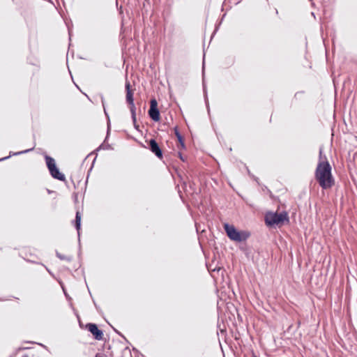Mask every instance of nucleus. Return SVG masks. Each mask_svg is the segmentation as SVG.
<instances>
[{
  "label": "nucleus",
  "mask_w": 357,
  "mask_h": 357,
  "mask_svg": "<svg viewBox=\"0 0 357 357\" xmlns=\"http://www.w3.org/2000/svg\"><path fill=\"white\" fill-rule=\"evenodd\" d=\"M150 105L149 115L154 121H158L160 120V112L158 109L157 100L155 99H151Z\"/></svg>",
  "instance_id": "39448f33"
},
{
  "label": "nucleus",
  "mask_w": 357,
  "mask_h": 357,
  "mask_svg": "<svg viewBox=\"0 0 357 357\" xmlns=\"http://www.w3.org/2000/svg\"><path fill=\"white\" fill-rule=\"evenodd\" d=\"M174 133H175V135L176 136V137L178 139V141L180 143L181 146L183 149H184L185 148V144H184V141H183V137L180 134V132H179V131H178V128L176 127L174 128Z\"/></svg>",
  "instance_id": "f8f14e48"
},
{
  "label": "nucleus",
  "mask_w": 357,
  "mask_h": 357,
  "mask_svg": "<svg viewBox=\"0 0 357 357\" xmlns=\"http://www.w3.org/2000/svg\"><path fill=\"white\" fill-rule=\"evenodd\" d=\"M88 330L94 335L95 338L100 340L103 337L102 331L99 330L97 325L95 324H89L86 325Z\"/></svg>",
  "instance_id": "423d86ee"
},
{
  "label": "nucleus",
  "mask_w": 357,
  "mask_h": 357,
  "mask_svg": "<svg viewBox=\"0 0 357 357\" xmlns=\"http://www.w3.org/2000/svg\"><path fill=\"white\" fill-rule=\"evenodd\" d=\"M178 154H179V157H180V158H181L183 161H184L185 160H184V158H183V156H182L181 153H179Z\"/></svg>",
  "instance_id": "dca6fc26"
},
{
  "label": "nucleus",
  "mask_w": 357,
  "mask_h": 357,
  "mask_svg": "<svg viewBox=\"0 0 357 357\" xmlns=\"http://www.w3.org/2000/svg\"><path fill=\"white\" fill-rule=\"evenodd\" d=\"M253 357H257V356L255 355H254Z\"/></svg>",
  "instance_id": "6ab92c4d"
},
{
  "label": "nucleus",
  "mask_w": 357,
  "mask_h": 357,
  "mask_svg": "<svg viewBox=\"0 0 357 357\" xmlns=\"http://www.w3.org/2000/svg\"><path fill=\"white\" fill-rule=\"evenodd\" d=\"M319 161H327L326 157L324 156V158H323L322 155V149H319Z\"/></svg>",
  "instance_id": "4468645a"
},
{
  "label": "nucleus",
  "mask_w": 357,
  "mask_h": 357,
  "mask_svg": "<svg viewBox=\"0 0 357 357\" xmlns=\"http://www.w3.org/2000/svg\"><path fill=\"white\" fill-rule=\"evenodd\" d=\"M23 357H28L27 356H24Z\"/></svg>",
  "instance_id": "a211bd4d"
},
{
  "label": "nucleus",
  "mask_w": 357,
  "mask_h": 357,
  "mask_svg": "<svg viewBox=\"0 0 357 357\" xmlns=\"http://www.w3.org/2000/svg\"><path fill=\"white\" fill-rule=\"evenodd\" d=\"M56 256H57L59 259H62V260H66H66H69V259H68V258H67V257H65V256L61 255V254H59V252H56Z\"/></svg>",
  "instance_id": "2eb2a0df"
},
{
  "label": "nucleus",
  "mask_w": 357,
  "mask_h": 357,
  "mask_svg": "<svg viewBox=\"0 0 357 357\" xmlns=\"http://www.w3.org/2000/svg\"><path fill=\"white\" fill-rule=\"evenodd\" d=\"M50 173L51 176L56 178L59 181H64L65 180V176L62 173H61L59 170V169L56 167V165L54 167H52L49 169Z\"/></svg>",
  "instance_id": "6e6552de"
},
{
  "label": "nucleus",
  "mask_w": 357,
  "mask_h": 357,
  "mask_svg": "<svg viewBox=\"0 0 357 357\" xmlns=\"http://www.w3.org/2000/svg\"><path fill=\"white\" fill-rule=\"evenodd\" d=\"M126 101L129 105L130 110L131 112L132 119L135 128H137L136 125V108L134 104L133 99V93L130 90V82H127L126 83Z\"/></svg>",
  "instance_id": "20e7f679"
},
{
  "label": "nucleus",
  "mask_w": 357,
  "mask_h": 357,
  "mask_svg": "<svg viewBox=\"0 0 357 357\" xmlns=\"http://www.w3.org/2000/svg\"><path fill=\"white\" fill-rule=\"evenodd\" d=\"M75 222V227L78 231V235H79V229H80V227H81V215L79 211H77L76 213Z\"/></svg>",
  "instance_id": "9b49d317"
},
{
  "label": "nucleus",
  "mask_w": 357,
  "mask_h": 357,
  "mask_svg": "<svg viewBox=\"0 0 357 357\" xmlns=\"http://www.w3.org/2000/svg\"><path fill=\"white\" fill-rule=\"evenodd\" d=\"M102 105H104V100H103V97H102Z\"/></svg>",
  "instance_id": "f3484780"
},
{
  "label": "nucleus",
  "mask_w": 357,
  "mask_h": 357,
  "mask_svg": "<svg viewBox=\"0 0 357 357\" xmlns=\"http://www.w3.org/2000/svg\"><path fill=\"white\" fill-rule=\"evenodd\" d=\"M50 173L51 176L56 178L59 181H64L65 180V176L62 173H61L59 170V169L56 167V165L54 167H52L49 169Z\"/></svg>",
  "instance_id": "1a4fd4ad"
},
{
  "label": "nucleus",
  "mask_w": 357,
  "mask_h": 357,
  "mask_svg": "<svg viewBox=\"0 0 357 357\" xmlns=\"http://www.w3.org/2000/svg\"><path fill=\"white\" fill-rule=\"evenodd\" d=\"M289 217L286 212L280 213L268 212L265 215V222L270 227H281L284 223L289 222Z\"/></svg>",
  "instance_id": "f03ea898"
},
{
  "label": "nucleus",
  "mask_w": 357,
  "mask_h": 357,
  "mask_svg": "<svg viewBox=\"0 0 357 357\" xmlns=\"http://www.w3.org/2000/svg\"><path fill=\"white\" fill-rule=\"evenodd\" d=\"M33 149H34V146H33L31 149H26V150H24V151H19V152H17V153H12V152H10L9 156L1 158L0 161L4 160H6V159L9 158L10 155H20V154L28 153V152L32 151Z\"/></svg>",
  "instance_id": "ddd939ff"
},
{
  "label": "nucleus",
  "mask_w": 357,
  "mask_h": 357,
  "mask_svg": "<svg viewBox=\"0 0 357 357\" xmlns=\"http://www.w3.org/2000/svg\"><path fill=\"white\" fill-rule=\"evenodd\" d=\"M315 178L323 189L331 188L334 184L331 167L328 161H319L315 169Z\"/></svg>",
  "instance_id": "f257e3e1"
},
{
  "label": "nucleus",
  "mask_w": 357,
  "mask_h": 357,
  "mask_svg": "<svg viewBox=\"0 0 357 357\" xmlns=\"http://www.w3.org/2000/svg\"><path fill=\"white\" fill-rule=\"evenodd\" d=\"M150 150L159 158L162 157V152L156 141L153 139L149 141Z\"/></svg>",
  "instance_id": "0eeeda50"
},
{
  "label": "nucleus",
  "mask_w": 357,
  "mask_h": 357,
  "mask_svg": "<svg viewBox=\"0 0 357 357\" xmlns=\"http://www.w3.org/2000/svg\"><path fill=\"white\" fill-rule=\"evenodd\" d=\"M45 158L48 169L56 166V162L54 158L49 155H45Z\"/></svg>",
  "instance_id": "9d476101"
},
{
  "label": "nucleus",
  "mask_w": 357,
  "mask_h": 357,
  "mask_svg": "<svg viewBox=\"0 0 357 357\" xmlns=\"http://www.w3.org/2000/svg\"><path fill=\"white\" fill-rule=\"evenodd\" d=\"M224 229L227 236L234 241L242 242L245 241L248 234L244 231H238L233 225L225 223Z\"/></svg>",
  "instance_id": "7ed1b4c3"
}]
</instances>
